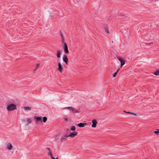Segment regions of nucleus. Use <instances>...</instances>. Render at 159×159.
Here are the masks:
<instances>
[{
	"mask_svg": "<svg viewBox=\"0 0 159 159\" xmlns=\"http://www.w3.org/2000/svg\"><path fill=\"white\" fill-rule=\"evenodd\" d=\"M87 124V123H80L78 124V126L80 127H83L84 126V125H86Z\"/></svg>",
	"mask_w": 159,
	"mask_h": 159,
	"instance_id": "obj_10",
	"label": "nucleus"
},
{
	"mask_svg": "<svg viewBox=\"0 0 159 159\" xmlns=\"http://www.w3.org/2000/svg\"><path fill=\"white\" fill-rule=\"evenodd\" d=\"M8 111H11L16 109V107L15 105L14 104H11L9 105L7 107Z\"/></svg>",
	"mask_w": 159,
	"mask_h": 159,
	"instance_id": "obj_2",
	"label": "nucleus"
},
{
	"mask_svg": "<svg viewBox=\"0 0 159 159\" xmlns=\"http://www.w3.org/2000/svg\"><path fill=\"white\" fill-rule=\"evenodd\" d=\"M92 122L93 123V124L92 125V127L93 128L96 127L97 124L98 123L97 120L95 119L93 120H92Z\"/></svg>",
	"mask_w": 159,
	"mask_h": 159,
	"instance_id": "obj_7",
	"label": "nucleus"
},
{
	"mask_svg": "<svg viewBox=\"0 0 159 159\" xmlns=\"http://www.w3.org/2000/svg\"><path fill=\"white\" fill-rule=\"evenodd\" d=\"M51 159H58V157H57V158H55L54 157H53V156L52 157H51Z\"/></svg>",
	"mask_w": 159,
	"mask_h": 159,
	"instance_id": "obj_27",
	"label": "nucleus"
},
{
	"mask_svg": "<svg viewBox=\"0 0 159 159\" xmlns=\"http://www.w3.org/2000/svg\"><path fill=\"white\" fill-rule=\"evenodd\" d=\"M124 112H125L126 113H128V114H133V115H136V114H133V113L130 112H129V111L127 112V111H124Z\"/></svg>",
	"mask_w": 159,
	"mask_h": 159,
	"instance_id": "obj_20",
	"label": "nucleus"
},
{
	"mask_svg": "<svg viewBox=\"0 0 159 159\" xmlns=\"http://www.w3.org/2000/svg\"><path fill=\"white\" fill-rule=\"evenodd\" d=\"M60 34H61V41L62 42H64V40H65L64 36L61 33V32Z\"/></svg>",
	"mask_w": 159,
	"mask_h": 159,
	"instance_id": "obj_14",
	"label": "nucleus"
},
{
	"mask_svg": "<svg viewBox=\"0 0 159 159\" xmlns=\"http://www.w3.org/2000/svg\"><path fill=\"white\" fill-rule=\"evenodd\" d=\"M34 119L37 121H40L41 122L43 121L44 123L46 122L47 120V118L46 116L43 117L42 116L38 117L35 116L34 117Z\"/></svg>",
	"mask_w": 159,
	"mask_h": 159,
	"instance_id": "obj_1",
	"label": "nucleus"
},
{
	"mask_svg": "<svg viewBox=\"0 0 159 159\" xmlns=\"http://www.w3.org/2000/svg\"><path fill=\"white\" fill-rule=\"evenodd\" d=\"M6 147L9 150H11L12 148V146L11 143H9L6 145Z\"/></svg>",
	"mask_w": 159,
	"mask_h": 159,
	"instance_id": "obj_8",
	"label": "nucleus"
},
{
	"mask_svg": "<svg viewBox=\"0 0 159 159\" xmlns=\"http://www.w3.org/2000/svg\"><path fill=\"white\" fill-rule=\"evenodd\" d=\"M65 109H70L73 113H79V112L76 109L72 107H68L64 108Z\"/></svg>",
	"mask_w": 159,
	"mask_h": 159,
	"instance_id": "obj_3",
	"label": "nucleus"
},
{
	"mask_svg": "<svg viewBox=\"0 0 159 159\" xmlns=\"http://www.w3.org/2000/svg\"><path fill=\"white\" fill-rule=\"evenodd\" d=\"M63 60L66 64H67L68 62V59L67 56L66 55L64 56L63 57Z\"/></svg>",
	"mask_w": 159,
	"mask_h": 159,
	"instance_id": "obj_9",
	"label": "nucleus"
},
{
	"mask_svg": "<svg viewBox=\"0 0 159 159\" xmlns=\"http://www.w3.org/2000/svg\"><path fill=\"white\" fill-rule=\"evenodd\" d=\"M63 43V48H64V50H68V47L67 46L66 43L64 42H62Z\"/></svg>",
	"mask_w": 159,
	"mask_h": 159,
	"instance_id": "obj_11",
	"label": "nucleus"
},
{
	"mask_svg": "<svg viewBox=\"0 0 159 159\" xmlns=\"http://www.w3.org/2000/svg\"><path fill=\"white\" fill-rule=\"evenodd\" d=\"M24 109L25 111L30 110L31 109V107H25Z\"/></svg>",
	"mask_w": 159,
	"mask_h": 159,
	"instance_id": "obj_12",
	"label": "nucleus"
},
{
	"mask_svg": "<svg viewBox=\"0 0 159 159\" xmlns=\"http://www.w3.org/2000/svg\"><path fill=\"white\" fill-rule=\"evenodd\" d=\"M47 149H48V150H49V151H50V148H47Z\"/></svg>",
	"mask_w": 159,
	"mask_h": 159,
	"instance_id": "obj_29",
	"label": "nucleus"
},
{
	"mask_svg": "<svg viewBox=\"0 0 159 159\" xmlns=\"http://www.w3.org/2000/svg\"><path fill=\"white\" fill-rule=\"evenodd\" d=\"M39 63H37L36 64V69H37L38 67H39Z\"/></svg>",
	"mask_w": 159,
	"mask_h": 159,
	"instance_id": "obj_23",
	"label": "nucleus"
},
{
	"mask_svg": "<svg viewBox=\"0 0 159 159\" xmlns=\"http://www.w3.org/2000/svg\"><path fill=\"white\" fill-rule=\"evenodd\" d=\"M64 120H66V121H67L68 120V118H64Z\"/></svg>",
	"mask_w": 159,
	"mask_h": 159,
	"instance_id": "obj_28",
	"label": "nucleus"
},
{
	"mask_svg": "<svg viewBox=\"0 0 159 159\" xmlns=\"http://www.w3.org/2000/svg\"><path fill=\"white\" fill-rule=\"evenodd\" d=\"M78 134V133L77 132H74L72 133H70V134L68 135L69 137H70L73 138L76 136Z\"/></svg>",
	"mask_w": 159,
	"mask_h": 159,
	"instance_id": "obj_6",
	"label": "nucleus"
},
{
	"mask_svg": "<svg viewBox=\"0 0 159 159\" xmlns=\"http://www.w3.org/2000/svg\"><path fill=\"white\" fill-rule=\"evenodd\" d=\"M117 59L120 61L121 63L120 66L121 68L122 66L125 64V59H122L121 57L117 56Z\"/></svg>",
	"mask_w": 159,
	"mask_h": 159,
	"instance_id": "obj_4",
	"label": "nucleus"
},
{
	"mask_svg": "<svg viewBox=\"0 0 159 159\" xmlns=\"http://www.w3.org/2000/svg\"><path fill=\"white\" fill-rule=\"evenodd\" d=\"M75 127L74 126H71L70 128V129L72 131H74L75 129Z\"/></svg>",
	"mask_w": 159,
	"mask_h": 159,
	"instance_id": "obj_19",
	"label": "nucleus"
},
{
	"mask_svg": "<svg viewBox=\"0 0 159 159\" xmlns=\"http://www.w3.org/2000/svg\"><path fill=\"white\" fill-rule=\"evenodd\" d=\"M48 154L50 155L51 157H53L52 153L51 151H49Z\"/></svg>",
	"mask_w": 159,
	"mask_h": 159,
	"instance_id": "obj_21",
	"label": "nucleus"
},
{
	"mask_svg": "<svg viewBox=\"0 0 159 159\" xmlns=\"http://www.w3.org/2000/svg\"><path fill=\"white\" fill-rule=\"evenodd\" d=\"M57 70L61 73L62 72V67L60 63H58V67L57 68Z\"/></svg>",
	"mask_w": 159,
	"mask_h": 159,
	"instance_id": "obj_5",
	"label": "nucleus"
},
{
	"mask_svg": "<svg viewBox=\"0 0 159 159\" xmlns=\"http://www.w3.org/2000/svg\"><path fill=\"white\" fill-rule=\"evenodd\" d=\"M117 74V72H115V73H114V75H113V77H115L116 76Z\"/></svg>",
	"mask_w": 159,
	"mask_h": 159,
	"instance_id": "obj_24",
	"label": "nucleus"
},
{
	"mask_svg": "<svg viewBox=\"0 0 159 159\" xmlns=\"http://www.w3.org/2000/svg\"><path fill=\"white\" fill-rule=\"evenodd\" d=\"M27 125H28L29 124L31 123V119H30V118L28 119H27Z\"/></svg>",
	"mask_w": 159,
	"mask_h": 159,
	"instance_id": "obj_17",
	"label": "nucleus"
},
{
	"mask_svg": "<svg viewBox=\"0 0 159 159\" xmlns=\"http://www.w3.org/2000/svg\"><path fill=\"white\" fill-rule=\"evenodd\" d=\"M60 53L61 52L60 51H58L57 52V57L58 58L60 57Z\"/></svg>",
	"mask_w": 159,
	"mask_h": 159,
	"instance_id": "obj_18",
	"label": "nucleus"
},
{
	"mask_svg": "<svg viewBox=\"0 0 159 159\" xmlns=\"http://www.w3.org/2000/svg\"><path fill=\"white\" fill-rule=\"evenodd\" d=\"M68 137H69V136H68V135H65L62 137L61 138V139L62 140H64V139L66 140L67 138Z\"/></svg>",
	"mask_w": 159,
	"mask_h": 159,
	"instance_id": "obj_13",
	"label": "nucleus"
},
{
	"mask_svg": "<svg viewBox=\"0 0 159 159\" xmlns=\"http://www.w3.org/2000/svg\"><path fill=\"white\" fill-rule=\"evenodd\" d=\"M154 133L156 134H157V135H158V133H159V131H158V130L156 131H154Z\"/></svg>",
	"mask_w": 159,
	"mask_h": 159,
	"instance_id": "obj_22",
	"label": "nucleus"
},
{
	"mask_svg": "<svg viewBox=\"0 0 159 159\" xmlns=\"http://www.w3.org/2000/svg\"><path fill=\"white\" fill-rule=\"evenodd\" d=\"M120 68H119V69H118V70H118L119 71V70H120Z\"/></svg>",
	"mask_w": 159,
	"mask_h": 159,
	"instance_id": "obj_32",
	"label": "nucleus"
},
{
	"mask_svg": "<svg viewBox=\"0 0 159 159\" xmlns=\"http://www.w3.org/2000/svg\"><path fill=\"white\" fill-rule=\"evenodd\" d=\"M156 130H157L159 131V129H156Z\"/></svg>",
	"mask_w": 159,
	"mask_h": 159,
	"instance_id": "obj_31",
	"label": "nucleus"
},
{
	"mask_svg": "<svg viewBox=\"0 0 159 159\" xmlns=\"http://www.w3.org/2000/svg\"><path fill=\"white\" fill-rule=\"evenodd\" d=\"M65 52L66 53H69V50H65Z\"/></svg>",
	"mask_w": 159,
	"mask_h": 159,
	"instance_id": "obj_25",
	"label": "nucleus"
},
{
	"mask_svg": "<svg viewBox=\"0 0 159 159\" xmlns=\"http://www.w3.org/2000/svg\"><path fill=\"white\" fill-rule=\"evenodd\" d=\"M112 43H113V41H112Z\"/></svg>",
	"mask_w": 159,
	"mask_h": 159,
	"instance_id": "obj_33",
	"label": "nucleus"
},
{
	"mask_svg": "<svg viewBox=\"0 0 159 159\" xmlns=\"http://www.w3.org/2000/svg\"><path fill=\"white\" fill-rule=\"evenodd\" d=\"M118 71H119L118 70H117V71L116 72H117V73L118 72Z\"/></svg>",
	"mask_w": 159,
	"mask_h": 159,
	"instance_id": "obj_30",
	"label": "nucleus"
},
{
	"mask_svg": "<svg viewBox=\"0 0 159 159\" xmlns=\"http://www.w3.org/2000/svg\"><path fill=\"white\" fill-rule=\"evenodd\" d=\"M152 43H153L152 42H151L150 43H146V45H149L150 44H152Z\"/></svg>",
	"mask_w": 159,
	"mask_h": 159,
	"instance_id": "obj_26",
	"label": "nucleus"
},
{
	"mask_svg": "<svg viewBox=\"0 0 159 159\" xmlns=\"http://www.w3.org/2000/svg\"><path fill=\"white\" fill-rule=\"evenodd\" d=\"M105 30L106 31V32L107 33L109 34V29L107 26H106L104 28Z\"/></svg>",
	"mask_w": 159,
	"mask_h": 159,
	"instance_id": "obj_16",
	"label": "nucleus"
},
{
	"mask_svg": "<svg viewBox=\"0 0 159 159\" xmlns=\"http://www.w3.org/2000/svg\"><path fill=\"white\" fill-rule=\"evenodd\" d=\"M153 74L157 76H158L159 75V70H157L156 72H155Z\"/></svg>",
	"mask_w": 159,
	"mask_h": 159,
	"instance_id": "obj_15",
	"label": "nucleus"
}]
</instances>
